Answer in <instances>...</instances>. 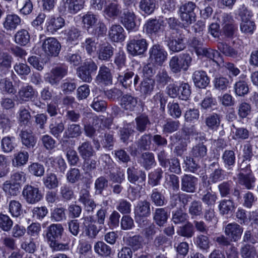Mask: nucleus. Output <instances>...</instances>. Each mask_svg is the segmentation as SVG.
Here are the masks:
<instances>
[{
	"instance_id": "obj_30",
	"label": "nucleus",
	"mask_w": 258,
	"mask_h": 258,
	"mask_svg": "<svg viewBox=\"0 0 258 258\" xmlns=\"http://www.w3.org/2000/svg\"><path fill=\"white\" fill-rule=\"evenodd\" d=\"M220 213L222 215H229L232 213L235 208L236 206L233 199L229 198L228 199H224L222 200L218 206Z\"/></svg>"
},
{
	"instance_id": "obj_25",
	"label": "nucleus",
	"mask_w": 258,
	"mask_h": 258,
	"mask_svg": "<svg viewBox=\"0 0 258 258\" xmlns=\"http://www.w3.org/2000/svg\"><path fill=\"white\" fill-rule=\"evenodd\" d=\"M96 79L98 83L103 84L105 85L111 84L112 83V76L109 68L104 64L101 66Z\"/></svg>"
},
{
	"instance_id": "obj_53",
	"label": "nucleus",
	"mask_w": 258,
	"mask_h": 258,
	"mask_svg": "<svg viewBox=\"0 0 258 258\" xmlns=\"http://www.w3.org/2000/svg\"><path fill=\"white\" fill-rule=\"evenodd\" d=\"M45 186L49 189H54L58 187L59 181L56 175L53 173H47L43 179Z\"/></svg>"
},
{
	"instance_id": "obj_48",
	"label": "nucleus",
	"mask_w": 258,
	"mask_h": 258,
	"mask_svg": "<svg viewBox=\"0 0 258 258\" xmlns=\"http://www.w3.org/2000/svg\"><path fill=\"white\" fill-rule=\"evenodd\" d=\"M141 164L146 170L150 169L156 165V161L153 153L151 152H145L141 156Z\"/></svg>"
},
{
	"instance_id": "obj_35",
	"label": "nucleus",
	"mask_w": 258,
	"mask_h": 258,
	"mask_svg": "<svg viewBox=\"0 0 258 258\" xmlns=\"http://www.w3.org/2000/svg\"><path fill=\"white\" fill-rule=\"evenodd\" d=\"M21 20L17 15H8L4 22V27L7 30H14L21 24Z\"/></svg>"
},
{
	"instance_id": "obj_62",
	"label": "nucleus",
	"mask_w": 258,
	"mask_h": 258,
	"mask_svg": "<svg viewBox=\"0 0 258 258\" xmlns=\"http://www.w3.org/2000/svg\"><path fill=\"white\" fill-rule=\"evenodd\" d=\"M13 221L7 215L0 213V228L4 232H9L12 228Z\"/></svg>"
},
{
	"instance_id": "obj_13",
	"label": "nucleus",
	"mask_w": 258,
	"mask_h": 258,
	"mask_svg": "<svg viewBox=\"0 0 258 258\" xmlns=\"http://www.w3.org/2000/svg\"><path fill=\"white\" fill-rule=\"evenodd\" d=\"M61 45L55 38L48 37L44 40L42 44V49L46 55L56 56L59 53Z\"/></svg>"
},
{
	"instance_id": "obj_36",
	"label": "nucleus",
	"mask_w": 258,
	"mask_h": 258,
	"mask_svg": "<svg viewBox=\"0 0 258 258\" xmlns=\"http://www.w3.org/2000/svg\"><path fill=\"white\" fill-rule=\"evenodd\" d=\"M168 218L167 210L166 208H157L153 214V219L159 226H163L167 222Z\"/></svg>"
},
{
	"instance_id": "obj_14",
	"label": "nucleus",
	"mask_w": 258,
	"mask_h": 258,
	"mask_svg": "<svg viewBox=\"0 0 258 258\" xmlns=\"http://www.w3.org/2000/svg\"><path fill=\"white\" fill-rule=\"evenodd\" d=\"M243 228L236 222L229 223L225 227L224 233L231 241L236 242L241 237Z\"/></svg>"
},
{
	"instance_id": "obj_12",
	"label": "nucleus",
	"mask_w": 258,
	"mask_h": 258,
	"mask_svg": "<svg viewBox=\"0 0 258 258\" xmlns=\"http://www.w3.org/2000/svg\"><path fill=\"white\" fill-rule=\"evenodd\" d=\"M120 22L128 31L136 30V16L133 9H123L120 17Z\"/></svg>"
},
{
	"instance_id": "obj_55",
	"label": "nucleus",
	"mask_w": 258,
	"mask_h": 258,
	"mask_svg": "<svg viewBox=\"0 0 258 258\" xmlns=\"http://www.w3.org/2000/svg\"><path fill=\"white\" fill-rule=\"evenodd\" d=\"M15 41L16 43L25 46L30 41V35L25 29L18 31L15 35Z\"/></svg>"
},
{
	"instance_id": "obj_34",
	"label": "nucleus",
	"mask_w": 258,
	"mask_h": 258,
	"mask_svg": "<svg viewBox=\"0 0 258 258\" xmlns=\"http://www.w3.org/2000/svg\"><path fill=\"white\" fill-rule=\"evenodd\" d=\"M137 98L128 94L123 95L120 100V105L126 110L133 111L137 106Z\"/></svg>"
},
{
	"instance_id": "obj_61",
	"label": "nucleus",
	"mask_w": 258,
	"mask_h": 258,
	"mask_svg": "<svg viewBox=\"0 0 258 258\" xmlns=\"http://www.w3.org/2000/svg\"><path fill=\"white\" fill-rule=\"evenodd\" d=\"M163 172L162 169L158 168L150 173L148 179L149 184L152 186L158 185L162 177Z\"/></svg>"
},
{
	"instance_id": "obj_31",
	"label": "nucleus",
	"mask_w": 258,
	"mask_h": 258,
	"mask_svg": "<svg viewBox=\"0 0 258 258\" xmlns=\"http://www.w3.org/2000/svg\"><path fill=\"white\" fill-rule=\"evenodd\" d=\"M222 118L220 114L212 113L206 117L205 123L209 129L217 130L220 126Z\"/></svg>"
},
{
	"instance_id": "obj_43",
	"label": "nucleus",
	"mask_w": 258,
	"mask_h": 258,
	"mask_svg": "<svg viewBox=\"0 0 258 258\" xmlns=\"http://www.w3.org/2000/svg\"><path fill=\"white\" fill-rule=\"evenodd\" d=\"M238 180L239 184L250 189L254 186L255 178L252 173L238 175Z\"/></svg>"
},
{
	"instance_id": "obj_57",
	"label": "nucleus",
	"mask_w": 258,
	"mask_h": 258,
	"mask_svg": "<svg viewBox=\"0 0 258 258\" xmlns=\"http://www.w3.org/2000/svg\"><path fill=\"white\" fill-rule=\"evenodd\" d=\"M177 234L187 238L192 237L195 234L194 227L190 222H188L185 225L180 226L177 231Z\"/></svg>"
},
{
	"instance_id": "obj_49",
	"label": "nucleus",
	"mask_w": 258,
	"mask_h": 258,
	"mask_svg": "<svg viewBox=\"0 0 258 258\" xmlns=\"http://www.w3.org/2000/svg\"><path fill=\"white\" fill-rule=\"evenodd\" d=\"M82 133L80 124L72 123L68 124L64 132V136L68 138H75L80 136Z\"/></svg>"
},
{
	"instance_id": "obj_2",
	"label": "nucleus",
	"mask_w": 258,
	"mask_h": 258,
	"mask_svg": "<svg viewBox=\"0 0 258 258\" xmlns=\"http://www.w3.org/2000/svg\"><path fill=\"white\" fill-rule=\"evenodd\" d=\"M186 38L182 31H178L175 36H171L168 32L165 33L164 41L169 50L173 52H179L186 48Z\"/></svg>"
},
{
	"instance_id": "obj_40",
	"label": "nucleus",
	"mask_w": 258,
	"mask_h": 258,
	"mask_svg": "<svg viewBox=\"0 0 258 258\" xmlns=\"http://www.w3.org/2000/svg\"><path fill=\"white\" fill-rule=\"evenodd\" d=\"M82 20V22L86 27L87 31H89L90 28L94 27L97 23L98 16L89 12L83 15Z\"/></svg>"
},
{
	"instance_id": "obj_50",
	"label": "nucleus",
	"mask_w": 258,
	"mask_h": 258,
	"mask_svg": "<svg viewBox=\"0 0 258 258\" xmlns=\"http://www.w3.org/2000/svg\"><path fill=\"white\" fill-rule=\"evenodd\" d=\"M210 235L200 234L196 237L195 243L200 249L207 250L210 246Z\"/></svg>"
},
{
	"instance_id": "obj_39",
	"label": "nucleus",
	"mask_w": 258,
	"mask_h": 258,
	"mask_svg": "<svg viewBox=\"0 0 258 258\" xmlns=\"http://www.w3.org/2000/svg\"><path fill=\"white\" fill-rule=\"evenodd\" d=\"M161 22L156 19L149 20L144 25L146 33L150 35L155 34L161 29Z\"/></svg>"
},
{
	"instance_id": "obj_27",
	"label": "nucleus",
	"mask_w": 258,
	"mask_h": 258,
	"mask_svg": "<svg viewBox=\"0 0 258 258\" xmlns=\"http://www.w3.org/2000/svg\"><path fill=\"white\" fill-rule=\"evenodd\" d=\"M198 56H202L206 57L216 62L218 65L222 58L220 53L216 50L210 48L203 47L202 49H198Z\"/></svg>"
},
{
	"instance_id": "obj_51",
	"label": "nucleus",
	"mask_w": 258,
	"mask_h": 258,
	"mask_svg": "<svg viewBox=\"0 0 258 258\" xmlns=\"http://www.w3.org/2000/svg\"><path fill=\"white\" fill-rule=\"evenodd\" d=\"M155 81L150 78L144 79L141 84L140 91L145 96H149L151 94L154 90Z\"/></svg>"
},
{
	"instance_id": "obj_33",
	"label": "nucleus",
	"mask_w": 258,
	"mask_h": 258,
	"mask_svg": "<svg viewBox=\"0 0 258 258\" xmlns=\"http://www.w3.org/2000/svg\"><path fill=\"white\" fill-rule=\"evenodd\" d=\"M46 164L48 167H53L57 171L63 173L67 168V164L61 157L54 158L51 157L48 158L46 160Z\"/></svg>"
},
{
	"instance_id": "obj_8",
	"label": "nucleus",
	"mask_w": 258,
	"mask_h": 258,
	"mask_svg": "<svg viewBox=\"0 0 258 258\" xmlns=\"http://www.w3.org/2000/svg\"><path fill=\"white\" fill-rule=\"evenodd\" d=\"M22 195L26 202L29 204H35L43 198V194L37 185H25Z\"/></svg>"
},
{
	"instance_id": "obj_7",
	"label": "nucleus",
	"mask_w": 258,
	"mask_h": 258,
	"mask_svg": "<svg viewBox=\"0 0 258 258\" xmlns=\"http://www.w3.org/2000/svg\"><path fill=\"white\" fill-rule=\"evenodd\" d=\"M78 202L84 206V210L88 213L93 212L96 207L94 200L91 198L90 186L83 185L79 192Z\"/></svg>"
},
{
	"instance_id": "obj_21",
	"label": "nucleus",
	"mask_w": 258,
	"mask_h": 258,
	"mask_svg": "<svg viewBox=\"0 0 258 258\" xmlns=\"http://www.w3.org/2000/svg\"><path fill=\"white\" fill-rule=\"evenodd\" d=\"M37 94V92L33 87L30 85L26 84L23 85L19 89L18 92V96L22 102H28L32 101Z\"/></svg>"
},
{
	"instance_id": "obj_6",
	"label": "nucleus",
	"mask_w": 258,
	"mask_h": 258,
	"mask_svg": "<svg viewBox=\"0 0 258 258\" xmlns=\"http://www.w3.org/2000/svg\"><path fill=\"white\" fill-rule=\"evenodd\" d=\"M149 55L151 63L155 66H162L167 59L168 52L162 46L155 44L150 48Z\"/></svg>"
},
{
	"instance_id": "obj_44",
	"label": "nucleus",
	"mask_w": 258,
	"mask_h": 258,
	"mask_svg": "<svg viewBox=\"0 0 258 258\" xmlns=\"http://www.w3.org/2000/svg\"><path fill=\"white\" fill-rule=\"evenodd\" d=\"M21 185L18 183H14L9 180L6 181L3 184V189L6 195L11 196H17L20 192Z\"/></svg>"
},
{
	"instance_id": "obj_4",
	"label": "nucleus",
	"mask_w": 258,
	"mask_h": 258,
	"mask_svg": "<svg viewBox=\"0 0 258 258\" xmlns=\"http://www.w3.org/2000/svg\"><path fill=\"white\" fill-rule=\"evenodd\" d=\"M192 58L188 53H182L179 56H172L169 60V66L173 73H178L182 70L186 71L191 64Z\"/></svg>"
},
{
	"instance_id": "obj_26",
	"label": "nucleus",
	"mask_w": 258,
	"mask_h": 258,
	"mask_svg": "<svg viewBox=\"0 0 258 258\" xmlns=\"http://www.w3.org/2000/svg\"><path fill=\"white\" fill-rule=\"evenodd\" d=\"M13 58L8 52L0 50V72L6 75L10 72Z\"/></svg>"
},
{
	"instance_id": "obj_29",
	"label": "nucleus",
	"mask_w": 258,
	"mask_h": 258,
	"mask_svg": "<svg viewBox=\"0 0 258 258\" xmlns=\"http://www.w3.org/2000/svg\"><path fill=\"white\" fill-rule=\"evenodd\" d=\"M221 158L225 167L228 170H232L236 162V155L234 151L225 150L222 153Z\"/></svg>"
},
{
	"instance_id": "obj_56",
	"label": "nucleus",
	"mask_w": 258,
	"mask_h": 258,
	"mask_svg": "<svg viewBox=\"0 0 258 258\" xmlns=\"http://www.w3.org/2000/svg\"><path fill=\"white\" fill-rule=\"evenodd\" d=\"M216 100L213 97L212 92L210 90L206 91L205 96L201 104L202 108L208 109L216 104Z\"/></svg>"
},
{
	"instance_id": "obj_47",
	"label": "nucleus",
	"mask_w": 258,
	"mask_h": 258,
	"mask_svg": "<svg viewBox=\"0 0 258 258\" xmlns=\"http://www.w3.org/2000/svg\"><path fill=\"white\" fill-rule=\"evenodd\" d=\"M188 213L192 219L202 215L203 206L202 203L196 200L192 201L188 208Z\"/></svg>"
},
{
	"instance_id": "obj_46",
	"label": "nucleus",
	"mask_w": 258,
	"mask_h": 258,
	"mask_svg": "<svg viewBox=\"0 0 258 258\" xmlns=\"http://www.w3.org/2000/svg\"><path fill=\"white\" fill-rule=\"evenodd\" d=\"M150 198L152 203L157 207H162L165 205V197L157 188L152 190Z\"/></svg>"
},
{
	"instance_id": "obj_9",
	"label": "nucleus",
	"mask_w": 258,
	"mask_h": 258,
	"mask_svg": "<svg viewBox=\"0 0 258 258\" xmlns=\"http://www.w3.org/2000/svg\"><path fill=\"white\" fill-rule=\"evenodd\" d=\"M151 207L150 202L147 200H140L137 202L135 206L134 214L135 218L138 223H141V221L144 222V218L151 215Z\"/></svg>"
},
{
	"instance_id": "obj_19",
	"label": "nucleus",
	"mask_w": 258,
	"mask_h": 258,
	"mask_svg": "<svg viewBox=\"0 0 258 258\" xmlns=\"http://www.w3.org/2000/svg\"><path fill=\"white\" fill-rule=\"evenodd\" d=\"M123 10L121 9L120 4L117 1H113L110 2L105 7L104 15L110 19H115L121 16Z\"/></svg>"
},
{
	"instance_id": "obj_32",
	"label": "nucleus",
	"mask_w": 258,
	"mask_h": 258,
	"mask_svg": "<svg viewBox=\"0 0 258 258\" xmlns=\"http://www.w3.org/2000/svg\"><path fill=\"white\" fill-rule=\"evenodd\" d=\"M135 128L140 133H143L149 128L151 121L148 116L142 114L135 118Z\"/></svg>"
},
{
	"instance_id": "obj_5",
	"label": "nucleus",
	"mask_w": 258,
	"mask_h": 258,
	"mask_svg": "<svg viewBox=\"0 0 258 258\" xmlns=\"http://www.w3.org/2000/svg\"><path fill=\"white\" fill-rule=\"evenodd\" d=\"M117 83L125 89L128 88L133 85L135 86L139 83L140 77L137 74L124 69L117 70L115 74Z\"/></svg>"
},
{
	"instance_id": "obj_1",
	"label": "nucleus",
	"mask_w": 258,
	"mask_h": 258,
	"mask_svg": "<svg viewBox=\"0 0 258 258\" xmlns=\"http://www.w3.org/2000/svg\"><path fill=\"white\" fill-rule=\"evenodd\" d=\"M63 230L61 224H52L46 228L45 238L52 250L59 251L69 249L68 244L58 242V240L61 238Z\"/></svg>"
},
{
	"instance_id": "obj_20",
	"label": "nucleus",
	"mask_w": 258,
	"mask_h": 258,
	"mask_svg": "<svg viewBox=\"0 0 258 258\" xmlns=\"http://www.w3.org/2000/svg\"><path fill=\"white\" fill-rule=\"evenodd\" d=\"M114 47L107 42H104L99 45L97 53L99 60L108 61L114 54Z\"/></svg>"
},
{
	"instance_id": "obj_45",
	"label": "nucleus",
	"mask_w": 258,
	"mask_h": 258,
	"mask_svg": "<svg viewBox=\"0 0 258 258\" xmlns=\"http://www.w3.org/2000/svg\"><path fill=\"white\" fill-rule=\"evenodd\" d=\"M207 153V147L203 143H199L193 146L190 151V155L197 158L198 160L203 158Z\"/></svg>"
},
{
	"instance_id": "obj_64",
	"label": "nucleus",
	"mask_w": 258,
	"mask_h": 258,
	"mask_svg": "<svg viewBox=\"0 0 258 258\" xmlns=\"http://www.w3.org/2000/svg\"><path fill=\"white\" fill-rule=\"evenodd\" d=\"M186 168L191 172L195 173L200 168L199 160L197 158L190 156H186L184 160Z\"/></svg>"
},
{
	"instance_id": "obj_24",
	"label": "nucleus",
	"mask_w": 258,
	"mask_h": 258,
	"mask_svg": "<svg viewBox=\"0 0 258 258\" xmlns=\"http://www.w3.org/2000/svg\"><path fill=\"white\" fill-rule=\"evenodd\" d=\"M127 174L128 180L132 183H135L137 181L141 183L146 180V175L145 171L134 167L127 168Z\"/></svg>"
},
{
	"instance_id": "obj_63",
	"label": "nucleus",
	"mask_w": 258,
	"mask_h": 258,
	"mask_svg": "<svg viewBox=\"0 0 258 258\" xmlns=\"http://www.w3.org/2000/svg\"><path fill=\"white\" fill-rule=\"evenodd\" d=\"M234 89L236 95L239 96H244L249 91V88L247 83L242 80L236 82L234 85Z\"/></svg>"
},
{
	"instance_id": "obj_52",
	"label": "nucleus",
	"mask_w": 258,
	"mask_h": 258,
	"mask_svg": "<svg viewBox=\"0 0 258 258\" xmlns=\"http://www.w3.org/2000/svg\"><path fill=\"white\" fill-rule=\"evenodd\" d=\"M167 97L161 92L157 93L151 99L154 107H160L161 111H164L167 102Z\"/></svg>"
},
{
	"instance_id": "obj_60",
	"label": "nucleus",
	"mask_w": 258,
	"mask_h": 258,
	"mask_svg": "<svg viewBox=\"0 0 258 258\" xmlns=\"http://www.w3.org/2000/svg\"><path fill=\"white\" fill-rule=\"evenodd\" d=\"M19 121L21 126L29 125L30 123L31 114L30 112L25 107L22 106L19 110Z\"/></svg>"
},
{
	"instance_id": "obj_15",
	"label": "nucleus",
	"mask_w": 258,
	"mask_h": 258,
	"mask_svg": "<svg viewBox=\"0 0 258 258\" xmlns=\"http://www.w3.org/2000/svg\"><path fill=\"white\" fill-rule=\"evenodd\" d=\"M198 184L197 177L191 174H185L181 178V190L187 193L196 192Z\"/></svg>"
},
{
	"instance_id": "obj_54",
	"label": "nucleus",
	"mask_w": 258,
	"mask_h": 258,
	"mask_svg": "<svg viewBox=\"0 0 258 258\" xmlns=\"http://www.w3.org/2000/svg\"><path fill=\"white\" fill-rule=\"evenodd\" d=\"M49 132L55 138L58 139L64 130V125L62 121L56 122L52 120L49 126Z\"/></svg>"
},
{
	"instance_id": "obj_28",
	"label": "nucleus",
	"mask_w": 258,
	"mask_h": 258,
	"mask_svg": "<svg viewBox=\"0 0 258 258\" xmlns=\"http://www.w3.org/2000/svg\"><path fill=\"white\" fill-rule=\"evenodd\" d=\"M192 78L196 86L200 88H205L210 82L206 73L202 71H195Z\"/></svg>"
},
{
	"instance_id": "obj_17",
	"label": "nucleus",
	"mask_w": 258,
	"mask_h": 258,
	"mask_svg": "<svg viewBox=\"0 0 258 258\" xmlns=\"http://www.w3.org/2000/svg\"><path fill=\"white\" fill-rule=\"evenodd\" d=\"M82 220H83V224L85 227L86 235L90 238H95L102 229V226L97 227L95 224L96 221L94 220L92 216L85 217Z\"/></svg>"
},
{
	"instance_id": "obj_23",
	"label": "nucleus",
	"mask_w": 258,
	"mask_h": 258,
	"mask_svg": "<svg viewBox=\"0 0 258 258\" xmlns=\"http://www.w3.org/2000/svg\"><path fill=\"white\" fill-rule=\"evenodd\" d=\"M110 39L113 42H122L125 39V31L121 26L119 24L112 25L108 31Z\"/></svg>"
},
{
	"instance_id": "obj_22",
	"label": "nucleus",
	"mask_w": 258,
	"mask_h": 258,
	"mask_svg": "<svg viewBox=\"0 0 258 258\" xmlns=\"http://www.w3.org/2000/svg\"><path fill=\"white\" fill-rule=\"evenodd\" d=\"M19 136L21 139L22 144L25 146L27 149H33L36 145V140L32 135V132L29 130L23 127L22 128Z\"/></svg>"
},
{
	"instance_id": "obj_37",
	"label": "nucleus",
	"mask_w": 258,
	"mask_h": 258,
	"mask_svg": "<svg viewBox=\"0 0 258 258\" xmlns=\"http://www.w3.org/2000/svg\"><path fill=\"white\" fill-rule=\"evenodd\" d=\"M78 151L82 159L91 157L95 153L91 143L89 141H86L81 144L78 148Z\"/></svg>"
},
{
	"instance_id": "obj_38",
	"label": "nucleus",
	"mask_w": 258,
	"mask_h": 258,
	"mask_svg": "<svg viewBox=\"0 0 258 258\" xmlns=\"http://www.w3.org/2000/svg\"><path fill=\"white\" fill-rule=\"evenodd\" d=\"M68 42H72L77 41L83 35L82 31L78 26H72L64 30Z\"/></svg>"
},
{
	"instance_id": "obj_10",
	"label": "nucleus",
	"mask_w": 258,
	"mask_h": 258,
	"mask_svg": "<svg viewBox=\"0 0 258 258\" xmlns=\"http://www.w3.org/2000/svg\"><path fill=\"white\" fill-rule=\"evenodd\" d=\"M148 43L145 39H131L127 44V50L133 56L143 54L147 49Z\"/></svg>"
},
{
	"instance_id": "obj_3",
	"label": "nucleus",
	"mask_w": 258,
	"mask_h": 258,
	"mask_svg": "<svg viewBox=\"0 0 258 258\" xmlns=\"http://www.w3.org/2000/svg\"><path fill=\"white\" fill-rule=\"evenodd\" d=\"M196 8V4L190 1L180 5L179 14L182 24L185 27L189 26L196 21V14L195 12Z\"/></svg>"
},
{
	"instance_id": "obj_42",
	"label": "nucleus",
	"mask_w": 258,
	"mask_h": 258,
	"mask_svg": "<svg viewBox=\"0 0 258 258\" xmlns=\"http://www.w3.org/2000/svg\"><path fill=\"white\" fill-rule=\"evenodd\" d=\"M218 50L226 56L236 58L238 52L229 45L224 42H218L217 43Z\"/></svg>"
},
{
	"instance_id": "obj_11",
	"label": "nucleus",
	"mask_w": 258,
	"mask_h": 258,
	"mask_svg": "<svg viewBox=\"0 0 258 258\" xmlns=\"http://www.w3.org/2000/svg\"><path fill=\"white\" fill-rule=\"evenodd\" d=\"M105 123V126L109 128V125L111 124L112 121L110 118H105L103 116H95L93 118V125L90 124L84 125V131L86 136L92 138L95 135L96 128H100L101 127V124L103 123Z\"/></svg>"
},
{
	"instance_id": "obj_16",
	"label": "nucleus",
	"mask_w": 258,
	"mask_h": 258,
	"mask_svg": "<svg viewBox=\"0 0 258 258\" xmlns=\"http://www.w3.org/2000/svg\"><path fill=\"white\" fill-rule=\"evenodd\" d=\"M84 8V3L81 0H66L63 6L59 8V12L67 14H76Z\"/></svg>"
},
{
	"instance_id": "obj_59",
	"label": "nucleus",
	"mask_w": 258,
	"mask_h": 258,
	"mask_svg": "<svg viewBox=\"0 0 258 258\" xmlns=\"http://www.w3.org/2000/svg\"><path fill=\"white\" fill-rule=\"evenodd\" d=\"M9 212L14 217H18L22 214L21 204L16 200H11L8 204Z\"/></svg>"
},
{
	"instance_id": "obj_18",
	"label": "nucleus",
	"mask_w": 258,
	"mask_h": 258,
	"mask_svg": "<svg viewBox=\"0 0 258 258\" xmlns=\"http://www.w3.org/2000/svg\"><path fill=\"white\" fill-rule=\"evenodd\" d=\"M65 25L64 19L59 16L52 15L49 17L46 22V30L53 34Z\"/></svg>"
},
{
	"instance_id": "obj_58",
	"label": "nucleus",
	"mask_w": 258,
	"mask_h": 258,
	"mask_svg": "<svg viewBox=\"0 0 258 258\" xmlns=\"http://www.w3.org/2000/svg\"><path fill=\"white\" fill-rule=\"evenodd\" d=\"M94 250L102 256H108L111 253V249L103 241H98L94 245Z\"/></svg>"
},
{
	"instance_id": "obj_41",
	"label": "nucleus",
	"mask_w": 258,
	"mask_h": 258,
	"mask_svg": "<svg viewBox=\"0 0 258 258\" xmlns=\"http://www.w3.org/2000/svg\"><path fill=\"white\" fill-rule=\"evenodd\" d=\"M29 154L28 152L21 151L14 155L12 163L15 167H20L24 165L28 161Z\"/></svg>"
}]
</instances>
